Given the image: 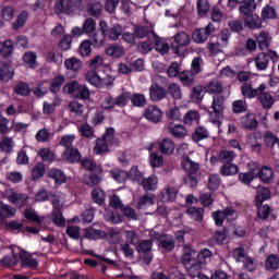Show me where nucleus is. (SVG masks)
I'll use <instances>...</instances> for the list:
<instances>
[{
    "instance_id": "nucleus-36",
    "label": "nucleus",
    "mask_w": 279,
    "mask_h": 279,
    "mask_svg": "<svg viewBox=\"0 0 279 279\" xmlns=\"http://www.w3.org/2000/svg\"><path fill=\"white\" fill-rule=\"evenodd\" d=\"M141 186L144 189V191H156V189H158V178H156V175L143 178Z\"/></svg>"
},
{
    "instance_id": "nucleus-53",
    "label": "nucleus",
    "mask_w": 279,
    "mask_h": 279,
    "mask_svg": "<svg viewBox=\"0 0 279 279\" xmlns=\"http://www.w3.org/2000/svg\"><path fill=\"white\" fill-rule=\"evenodd\" d=\"M52 223H54V226H58L59 228H64V226H66V220L62 215V209L52 210Z\"/></svg>"
},
{
    "instance_id": "nucleus-51",
    "label": "nucleus",
    "mask_w": 279,
    "mask_h": 279,
    "mask_svg": "<svg viewBox=\"0 0 279 279\" xmlns=\"http://www.w3.org/2000/svg\"><path fill=\"white\" fill-rule=\"evenodd\" d=\"M124 53L123 47L117 45L109 46L106 49V56H110L111 58H123Z\"/></svg>"
},
{
    "instance_id": "nucleus-45",
    "label": "nucleus",
    "mask_w": 279,
    "mask_h": 279,
    "mask_svg": "<svg viewBox=\"0 0 279 279\" xmlns=\"http://www.w3.org/2000/svg\"><path fill=\"white\" fill-rule=\"evenodd\" d=\"M182 86H193L195 84V74L190 71H183L179 74Z\"/></svg>"
},
{
    "instance_id": "nucleus-33",
    "label": "nucleus",
    "mask_w": 279,
    "mask_h": 279,
    "mask_svg": "<svg viewBox=\"0 0 279 279\" xmlns=\"http://www.w3.org/2000/svg\"><path fill=\"white\" fill-rule=\"evenodd\" d=\"M154 198H155L154 195L144 194L137 201V204H136L137 210H147L149 208V206H154V204H155Z\"/></svg>"
},
{
    "instance_id": "nucleus-22",
    "label": "nucleus",
    "mask_w": 279,
    "mask_h": 279,
    "mask_svg": "<svg viewBox=\"0 0 279 279\" xmlns=\"http://www.w3.org/2000/svg\"><path fill=\"white\" fill-rule=\"evenodd\" d=\"M257 179L263 182V184H271V182H274V169L269 166H262Z\"/></svg>"
},
{
    "instance_id": "nucleus-32",
    "label": "nucleus",
    "mask_w": 279,
    "mask_h": 279,
    "mask_svg": "<svg viewBox=\"0 0 279 279\" xmlns=\"http://www.w3.org/2000/svg\"><path fill=\"white\" fill-rule=\"evenodd\" d=\"M27 19H29V13L27 12V10L22 11L12 24L13 32H19V29H23V27H25V23H27Z\"/></svg>"
},
{
    "instance_id": "nucleus-40",
    "label": "nucleus",
    "mask_w": 279,
    "mask_h": 279,
    "mask_svg": "<svg viewBox=\"0 0 279 279\" xmlns=\"http://www.w3.org/2000/svg\"><path fill=\"white\" fill-rule=\"evenodd\" d=\"M14 77V70L9 63H3L0 68V80L2 82H10Z\"/></svg>"
},
{
    "instance_id": "nucleus-46",
    "label": "nucleus",
    "mask_w": 279,
    "mask_h": 279,
    "mask_svg": "<svg viewBox=\"0 0 279 279\" xmlns=\"http://www.w3.org/2000/svg\"><path fill=\"white\" fill-rule=\"evenodd\" d=\"M208 136H209L208 130L204 126H198L192 134V141L194 143H199L202 141H206V138H208Z\"/></svg>"
},
{
    "instance_id": "nucleus-60",
    "label": "nucleus",
    "mask_w": 279,
    "mask_h": 279,
    "mask_svg": "<svg viewBox=\"0 0 279 279\" xmlns=\"http://www.w3.org/2000/svg\"><path fill=\"white\" fill-rule=\"evenodd\" d=\"M72 44H73V36L64 35L58 43V49H60L61 51H69V49H71Z\"/></svg>"
},
{
    "instance_id": "nucleus-29",
    "label": "nucleus",
    "mask_w": 279,
    "mask_h": 279,
    "mask_svg": "<svg viewBox=\"0 0 279 279\" xmlns=\"http://www.w3.org/2000/svg\"><path fill=\"white\" fill-rule=\"evenodd\" d=\"M205 90L209 95H221V93H223V84L219 80H211L205 86Z\"/></svg>"
},
{
    "instance_id": "nucleus-5",
    "label": "nucleus",
    "mask_w": 279,
    "mask_h": 279,
    "mask_svg": "<svg viewBox=\"0 0 279 279\" xmlns=\"http://www.w3.org/2000/svg\"><path fill=\"white\" fill-rule=\"evenodd\" d=\"M114 141V128H107L105 134L101 137L96 140V144L94 146V154L97 156H101L102 154H108L110 148L108 147V143H112Z\"/></svg>"
},
{
    "instance_id": "nucleus-64",
    "label": "nucleus",
    "mask_w": 279,
    "mask_h": 279,
    "mask_svg": "<svg viewBox=\"0 0 279 279\" xmlns=\"http://www.w3.org/2000/svg\"><path fill=\"white\" fill-rule=\"evenodd\" d=\"M62 54H58L56 51H48L46 53V61L50 64H62Z\"/></svg>"
},
{
    "instance_id": "nucleus-61",
    "label": "nucleus",
    "mask_w": 279,
    "mask_h": 279,
    "mask_svg": "<svg viewBox=\"0 0 279 279\" xmlns=\"http://www.w3.org/2000/svg\"><path fill=\"white\" fill-rule=\"evenodd\" d=\"M232 111L234 114H243V112H247V102H245V100L233 101Z\"/></svg>"
},
{
    "instance_id": "nucleus-12",
    "label": "nucleus",
    "mask_w": 279,
    "mask_h": 279,
    "mask_svg": "<svg viewBox=\"0 0 279 279\" xmlns=\"http://www.w3.org/2000/svg\"><path fill=\"white\" fill-rule=\"evenodd\" d=\"M267 88V85L262 83L257 88H253L252 84L244 83L241 86V93L245 99H254V97H258V93H263Z\"/></svg>"
},
{
    "instance_id": "nucleus-54",
    "label": "nucleus",
    "mask_w": 279,
    "mask_h": 279,
    "mask_svg": "<svg viewBox=\"0 0 279 279\" xmlns=\"http://www.w3.org/2000/svg\"><path fill=\"white\" fill-rule=\"evenodd\" d=\"M159 247L165 252H173L175 250V239L166 238L159 241Z\"/></svg>"
},
{
    "instance_id": "nucleus-28",
    "label": "nucleus",
    "mask_w": 279,
    "mask_h": 279,
    "mask_svg": "<svg viewBox=\"0 0 279 279\" xmlns=\"http://www.w3.org/2000/svg\"><path fill=\"white\" fill-rule=\"evenodd\" d=\"M168 132L174 138H184V136H186V134H187L186 128L184 125L175 124V123H170L168 125Z\"/></svg>"
},
{
    "instance_id": "nucleus-4",
    "label": "nucleus",
    "mask_w": 279,
    "mask_h": 279,
    "mask_svg": "<svg viewBox=\"0 0 279 279\" xmlns=\"http://www.w3.org/2000/svg\"><path fill=\"white\" fill-rule=\"evenodd\" d=\"M213 257V252L208 248H203L197 254V262L185 266L190 278H197L202 274V266L206 265V259Z\"/></svg>"
},
{
    "instance_id": "nucleus-50",
    "label": "nucleus",
    "mask_w": 279,
    "mask_h": 279,
    "mask_svg": "<svg viewBox=\"0 0 279 279\" xmlns=\"http://www.w3.org/2000/svg\"><path fill=\"white\" fill-rule=\"evenodd\" d=\"M130 101L134 108H145L147 106V98L143 94H131Z\"/></svg>"
},
{
    "instance_id": "nucleus-58",
    "label": "nucleus",
    "mask_w": 279,
    "mask_h": 279,
    "mask_svg": "<svg viewBox=\"0 0 279 279\" xmlns=\"http://www.w3.org/2000/svg\"><path fill=\"white\" fill-rule=\"evenodd\" d=\"M131 97L132 93L130 92L121 93L119 96L114 98L116 106H118L119 108H125V106H128V101L131 100Z\"/></svg>"
},
{
    "instance_id": "nucleus-42",
    "label": "nucleus",
    "mask_w": 279,
    "mask_h": 279,
    "mask_svg": "<svg viewBox=\"0 0 279 279\" xmlns=\"http://www.w3.org/2000/svg\"><path fill=\"white\" fill-rule=\"evenodd\" d=\"M78 132L83 138H95V129L88 122L81 123Z\"/></svg>"
},
{
    "instance_id": "nucleus-56",
    "label": "nucleus",
    "mask_w": 279,
    "mask_h": 279,
    "mask_svg": "<svg viewBox=\"0 0 279 279\" xmlns=\"http://www.w3.org/2000/svg\"><path fill=\"white\" fill-rule=\"evenodd\" d=\"M14 93L21 97H27L32 93V89H29V84L20 82L14 86Z\"/></svg>"
},
{
    "instance_id": "nucleus-1",
    "label": "nucleus",
    "mask_w": 279,
    "mask_h": 279,
    "mask_svg": "<svg viewBox=\"0 0 279 279\" xmlns=\"http://www.w3.org/2000/svg\"><path fill=\"white\" fill-rule=\"evenodd\" d=\"M19 250V254L12 250V256L8 255L0 260V265L4 267H16L19 260L21 262V267L24 269H38V260L32 257V254L27 251Z\"/></svg>"
},
{
    "instance_id": "nucleus-55",
    "label": "nucleus",
    "mask_w": 279,
    "mask_h": 279,
    "mask_svg": "<svg viewBox=\"0 0 279 279\" xmlns=\"http://www.w3.org/2000/svg\"><path fill=\"white\" fill-rule=\"evenodd\" d=\"M45 163L38 162L32 169V180H40L46 173Z\"/></svg>"
},
{
    "instance_id": "nucleus-8",
    "label": "nucleus",
    "mask_w": 279,
    "mask_h": 279,
    "mask_svg": "<svg viewBox=\"0 0 279 279\" xmlns=\"http://www.w3.org/2000/svg\"><path fill=\"white\" fill-rule=\"evenodd\" d=\"M99 27L104 29L105 36L109 38V40H119L123 34V26H121V24H114L110 27L105 20H100Z\"/></svg>"
},
{
    "instance_id": "nucleus-26",
    "label": "nucleus",
    "mask_w": 279,
    "mask_h": 279,
    "mask_svg": "<svg viewBox=\"0 0 279 279\" xmlns=\"http://www.w3.org/2000/svg\"><path fill=\"white\" fill-rule=\"evenodd\" d=\"M86 82H88V84L95 86L96 88H104L105 85L104 78H101V76H99V74L95 70L87 72Z\"/></svg>"
},
{
    "instance_id": "nucleus-21",
    "label": "nucleus",
    "mask_w": 279,
    "mask_h": 279,
    "mask_svg": "<svg viewBox=\"0 0 279 279\" xmlns=\"http://www.w3.org/2000/svg\"><path fill=\"white\" fill-rule=\"evenodd\" d=\"M241 123L244 130H250L251 132H254L258 128V120H256L254 113H246L241 118Z\"/></svg>"
},
{
    "instance_id": "nucleus-24",
    "label": "nucleus",
    "mask_w": 279,
    "mask_h": 279,
    "mask_svg": "<svg viewBox=\"0 0 279 279\" xmlns=\"http://www.w3.org/2000/svg\"><path fill=\"white\" fill-rule=\"evenodd\" d=\"M211 108H213V111L209 112V114L211 117L214 116L215 119H219V117H221V112H223V98L219 96H214Z\"/></svg>"
},
{
    "instance_id": "nucleus-10",
    "label": "nucleus",
    "mask_w": 279,
    "mask_h": 279,
    "mask_svg": "<svg viewBox=\"0 0 279 279\" xmlns=\"http://www.w3.org/2000/svg\"><path fill=\"white\" fill-rule=\"evenodd\" d=\"M97 31V23L93 20V17H88L84 21L83 26L78 27L75 26L72 28L71 34L72 36H90L93 33Z\"/></svg>"
},
{
    "instance_id": "nucleus-43",
    "label": "nucleus",
    "mask_w": 279,
    "mask_h": 279,
    "mask_svg": "<svg viewBox=\"0 0 279 279\" xmlns=\"http://www.w3.org/2000/svg\"><path fill=\"white\" fill-rule=\"evenodd\" d=\"M92 199L94 204H98V206H104L106 204V192L100 187H95L92 191Z\"/></svg>"
},
{
    "instance_id": "nucleus-23",
    "label": "nucleus",
    "mask_w": 279,
    "mask_h": 279,
    "mask_svg": "<svg viewBox=\"0 0 279 279\" xmlns=\"http://www.w3.org/2000/svg\"><path fill=\"white\" fill-rule=\"evenodd\" d=\"M270 197H271V190H269V187L259 185L257 187V194L255 196V205L263 206V203L267 202V199H270Z\"/></svg>"
},
{
    "instance_id": "nucleus-62",
    "label": "nucleus",
    "mask_w": 279,
    "mask_h": 279,
    "mask_svg": "<svg viewBox=\"0 0 279 279\" xmlns=\"http://www.w3.org/2000/svg\"><path fill=\"white\" fill-rule=\"evenodd\" d=\"M90 47H93V41L90 39H85L81 43L78 52L83 58H86V56L92 53L93 49Z\"/></svg>"
},
{
    "instance_id": "nucleus-39",
    "label": "nucleus",
    "mask_w": 279,
    "mask_h": 279,
    "mask_svg": "<svg viewBox=\"0 0 279 279\" xmlns=\"http://www.w3.org/2000/svg\"><path fill=\"white\" fill-rule=\"evenodd\" d=\"M178 193L179 191L175 186H167L161 192V197L163 202H175V199L178 198Z\"/></svg>"
},
{
    "instance_id": "nucleus-17",
    "label": "nucleus",
    "mask_w": 279,
    "mask_h": 279,
    "mask_svg": "<svg viewBox=\"0 0 279 279\" xmlns=\"http://www.w3.org/2000/svg\"><path fill=\"white\" fill-rule=\"evenodd\" d=\"M14 53V41L12 39H7L4 41H0V58L2 60H8Z\"/></svg>"
},
{
    "instance_id": "nucleus-13",
    "label": "nucleus",
    "mask_w": 279,
    "mask_h": 279,
    "mask_svg": "<svg viewBox=\"0 0 279 279\" xmlns=\"http://www.w3.org/2000/svg\"><path fill=\"white\" fill-rule=\"evenodd\" d=\"M144 117L150 123H160L162 121V110L158 106H148L144 111Z\"/></svg>"
},
{
    "instance_id": "nucleus-47",
    "label": "nucleus",
    "mask_w": 279,
    "mask_h": 279,
    "mask_svg": "<svg viewBox=\"0 0 279 279\" xmlns=\"http://www.w3.org/2000/svg\"><path fill=\"white\" fill-rule=\"evenodd\" d=\"M29 196L27 194H19L16 192H12L9 196V202H11L14 206H19V204L26 205Z\"/></svg>"
},
{
    "instance_id": "nucleus-35",
    "label": "nucleus",
    "mask_w": 279,
    "mask_h": 279,
    "mask_svg": "<svg viewBox=\"0 0 279 279\" xmlns=\"http://www.w3.org/2000/svg\"><path fill=\"white\" fill-rule=\"evenodd\" d=\"M263 138L264 145H266V147H269L270 149H274V147H276L279 142L278 135H276L272 131H265L263 134Z\"/></svg>"
},
{
    "instance_id": "nucleus-34",
    "label": "nucleus",
    "mask_w": 279,
    "mask_h": 279,
    "mask_svg": "<svg viewBox=\"0 0 279 279\" xmlns=\"http://www.w3.org/2000/svg\"><path fill=\"white\" fill-rule=\"evenodd\" d=\"M255 66L257 71H267V66H269V57L267 52H260L255 58Z\"/></svg>"
},
{
    "instance_id": "nucleus-37",
    "label": "nucleus",
    "mask_w": 279,
    "mask_h": 279,
    "mask_svg": "<svg viewBox=\"0 0 279 279\" xmlns=\"http://www.w3.org/2000/svg\"><path fill=\"white\" fill-rule=\"evenodd\" d=\"M64 81L65 78H64V75L62 74L54 76L50 83V87H49L50 93H52V95H58V93H60V89L64 84Z\"/></svg>"
},
{
    "instance_id": "nucleus-48",
    "label": "nucleus",
    "mask_w": 279,
    "mask_h": 279,
    "mask_svg": "<svg viewBox=\"0 0 279 279\" xmlns=\"http://www.w3.org/2000/svg\"><path fill=\"white\" fill-rule=\"evenodd\" d=\"M110 175L114 182L118 184H123V182H128V171L121 169H114L110 171Z\"/></svg>"
},
{
    "instance_id": "nucleus-52",
    "label": "nucleus",
    "mask_w": 279,
    "mask_h": 279,
    "mask_svg": "<svg viewBox=\"0 0 279 279\" xmlns=\"http://www.w3.org/2000/svg\"><path fill=\"white\" fill-rule=\"evenodd\" d=\"M0 149L3 154H12V149H14L12 137L4 136L0 142Z\"/></svg>"
},
{
    "instance_id": "nucleus-59",
    "label": "nucleus",
    "mask_w": 279,
    "mask_h": 279,
    "mask_svg": "<svg viewBox=\"0 0 279 279\" xmlns=\"http://www.w3.org/2000/svg\"><path fill=\"white\" fill-rule=\"evenodd\" d=\"M153 38H155V49L156 51H158V53H160L161 56L169 53V44L162 43L158 35H155V37Z\"/></svg>"
},
{
    "instance_id": "nucleus-30",
    "label": "nucleus",
    "mask_w": 279,
    "mask_h": 279,
    "mask_svg": "<svg viewBox=\"0 0 279 279\" xmlns=\"http://www.w3.org/2000/svg\"><path fill=\"white\" fill-rule=\"evenodd\" d=\"M181 167L187 174L197 173L199 171V163L193 161L191 157H186L182 160Z\"/></svg>"
},
{
    "instance_id": "nucleus-2",
    "label": "nucleus",
    "mask_w": 279,
    "mask_h": 279,
    "mask_svg": "<svg viewBox=\"0 0 279 279\" xmlns=\"http://www.w3.org/2000/svg\"><path fill=\"white\" fill-rule=\"evenodd\" d=\"M240 14L244 16V25L250 29H260L263 20L254 14L256 12V0H242L240 2Z\"/></svg>"
},
{
    "instance_id": "nucleus-18",
    "label": "nucleus",
    "mask_w": 279,
    "mask_h": 279,
    "mask_svg": "<svg viewBox=\"0 0 279 279\" xmlns=\"http://www.w3.org/2000/svg\"><path fill=\"white\" fill-rule=\"evenodd\" d=\"M48 178H50V180H53L57 186H62V184L66 182V174L64 173V171L58 168H51L48 171Z\"/></svg>"
},
{
    "instance_id": "nucleus-6",
    "label": "nucleus",
    "mask_w": 279,
    "mask_h": 279,
    "mask_svg": "<svg viewBox=\"0 0 279 279\" xmlns=\"http://www.w3.org/2000/svg\"><path fill=\"white\" fill-rule=\"evenodd\" d=\"M82 5V0H58L54 3V13L60 14H73L77 12Z\"/></svg>"
},
{
    "instance_id": "nucleus-9",
    "label": "nucleus",
    "mask_w": 279,
    "mask_h": 279,
    "mask_svg": "<svg viewBox=\"0 0 279 279\" xmlns=\"http://www.w3.org/2000/svg\"><path fill=\"white\" fill-rule=\"evenodd\" d=\"M213 32H215V24L209 22L206 27L194 29L192 38L194 43H197V45H204V43L210 38Z\"/></svg>"
},
{
    "instance_id": "nucleus-20",
    "label": "nucleus",
    "mask_w": 279,
    "mask_h": 279,
    "mask_svg": "<svg viewBox=\"0 0 279 279\" xmlns=\"http://www.w3.org/2000/svg\"><path fill=\"white\" fill-rule=\"evenodd\" d=\"M257 99L264 110H271V108H274V104H276L274 96L265 90L258 93Z\"/></svg>"
},
{
    "instance_id": "nucleus-15",
    "label": "nucleus",
    "mask_w": 279,
    "mask_h": 279,
    "mask_svg": "<svg viewBox=\"0 0 279 279\" xmlns=\"http://www.w3.org/2000/svg\"><path fill=\"white\" fill-rule=\"evenodd\" d=\"M133 32L138 40H143V38H154L156 36L154 28L145 25H134Z\"/></svg>"
},
{
    "instance_id": "nucleus-19",
    "label": "nucleus",
    "mask_w": 279,
    "mask_h": 279,
    "mask_svg": "<svg viewBox=\"0 0 279 279\" xmlns=\"http://www.w3.org/2000/svg\"><path fill=\"white\" fill-rule=\"evenodd\" d=\"M158 145H159V151L163 156H171V154L175 151V143H173L171 138L165 137L158 142Z\"/></svg>"
},
{
    "instance_id": "nucleus-3",
    "label": "nucleus",
    "mask_w": 279,
    "mask_h": 279,
    "mask_svg": "<svg viewBox=\"0 0 279 279\" xmlns=\"http://www.w3.org/2000/svg\"><path fill=\"white\" fill-rule=\"evenodd\" d=\"M169 80L165 76L157 75L155 82L149 87V97L151 101H162L167 97V87Z\"/></svg>"
},
{
    "instance_id": "nucleus-31",
    "label": "nucleus",
    "mask_w": 279,
    "mask_h": 279,
    "mask_svg": "<svg viewBox=\"0 0 279 279\" xmlns=\"http://www.w3.org/2000/svg\"><path fill=\"white\" fill-rule=\"evenodd\" d=\"M154 247L153 240H140L135 244V250L138 254H149Z\"/></svg>"
},
{
    "instance_id": "nucleus-57",
    "label": "nucleus",
    "mask_w": 279,
    "mask_h": 279,
    "mask_svg": "<svg viewBox=\"0 0 279 279\" xmlns=\"http://www.w3.org/2000/svg\"><path fill=\"white\" fill-rule=\"evenodd\" d=\"M207 186L209 191H218L219 186H221V177L218 173L210 174Z\"/></svg>"
},
{
    "instance_id": "nucleus-41",
    "label": "nucleus",
    "mask_w": 279,
    "mask_h": 279,
    "mask_svg": "<svg viewBox=\"0 0 279 279\" xmlns=\"http://www.w3.org/2000/svg\"><path fill=\"white\" fill-rule=\"evenodd\" d=\"M16 215V208L0 203V219H12Z\"/></svg>"
},
{
    "instance_id": "nucleus-44",
    "label": "nucleus",
    "mask_w": 279,
    "mask_h": 279,
    "mask_svg": "<svg viewBox=\"0 0 279 279\" xmlns=\"http://www.w3.org/2000/svg\"><path fill=\"white\" fill-rule=\"evenodd\" d=\"M185 213L194 221H204V208L202 207H189Z\"/></svg>"
},
{
    "instance_id": "nucleus-63",
    "label": "nucleus",
    "mask_w": 279,
    "mask_h": 279,
    "mask_svg": "<svg viewBox=\"0 0 279 279\" xmlns=\"http://www.w3.org/2000/svg\"><path fill=\"white\" fill-rule=\"evenodd\" d=\"M128 180H131V182H141L143 180V173L138 171L137 166H133L130 171H126Z\"/></svg>"
},
{
    "instance_id": "nucleus-27",
    "label": "nucleus",
    "mask_w": 279,
    "mask_h": 279,
    "mask_svg": "<svg viewBox=\"0 0 279 279\" xmlns=\"http://www.w3.org/2000/svg\"><path fill=\"white\" fill-rule=\"evenodd\" d=\"M219 173L222 175V178L236 175V173H239V166L232 162H226L219 168Z\"/></svg>"
},
{
    "instance_id": "nucleus-11",
    "label": "nucleus",
    "mask_w": 279,
    "mask_h": 279,
    "mask_svg": "<svg viewBox=\"0 0 279 279\" xmlns=\"http://www.w3.org/2000/svg\"><path fill=\"white\" fill-rule=\"evenodd\" d=\"M198 254L199 253H197V251L193 248V245L191 244L183 245V253L181 255V264L183 265V267L186 268L192 266L194 263H197Z\"/></svg>"
},
{
    "instance_id": "nucleus-25",
    "label": "nucleus",
    "mask_w": 279,
    "mask_h": 279,
    "mask_svg": "<svg viewBox=\"0 0 279 279\" xmlns=\"http://www.w3.org/2000/svg\"><path fill=\"white\" fill-rule=\"evenodd\" d=\"M92 38V45L96 49L104 47V43H106V31L101 29L96 31L95 33L89 35Z\"/></svg>"
},
{
    "instance_id": "nucleus-16",
    "label": "nucleus",
    "mask_w": 279,
    "mask_h": 279,
    "mask_svg": "<svg viewBox=\"0 0 279 279\" xmlns=\"http://www.w3.org/2000/svg\"><path fill=\"white\" fill-rule=\"evenodd\" d=\"M86 12L88 16H94V19H99L104 14V4L97 0H89L86 4Z\"/></svg>"
},
{
    "instance_id": "nucleus-14",
    "label": "nucleus",
    "mask_w": 279,
    "mask_h": 279,
    "mask_svg": "<svg viewBox=\"0 0 279 279\" xmlns=\"http://www.w3.org/2000/svg\"><path fill=\"white\" fill-rule=\"evenodd\" d=\"M62 159L69 165H75L76 162H82V153L75 147L68 148L63 150Z\"/></svg>"
},
{
    "instance_id": "nucleus-49",
    "label": "nucleus",
    "mask_w": 279,
    "mask_h": 279,
    "mask_svg": "<svg viewBox=\"0 0 279 279\" xmlns=\"http://www.w3.org/2000/svg\"><path fill=\"white\" fill-rule=\"evenodd\" d=\"M265 265L268 271H276V269H279V256L276 254L268 255Z\"/></svg>"
},
{
    "instance_id": "nucleus-38",
    "label": "nucleus",
    "mask_w": 279,
    "mask_h": 279,
    "mask_svg": "<svg viewBox=\"0 0 279 279\" xmlns=\"http://www.w3.org/2000/svg\"><path fill=\"white\" fill-rule=\"evenodd\" d=\"M64 66L68 71H73V73H77L82 69L83 64L82 60L77 59L76 57H72L65 59Z\"/></svg>"
},
{
    "instance_id": "nucleus-7",
    "label": "nucleus",
    "mask_w": 279,
    "mask_h": 279,
    "mask_svg": "<svg viewBox=\"0 0 279 279\" xmlns=\"http://www.w3.org/2000/svg\"><path fill=\"white\" fill-rule=\"evenodd\" d=\"M191 45V36L184 32L177 33L174 35V43L172 44V49L177 56H184L186 47Z\"/></svg>"
}]
</instances>
